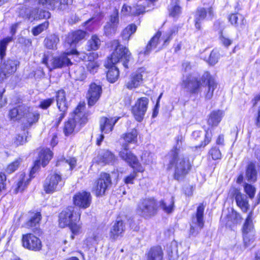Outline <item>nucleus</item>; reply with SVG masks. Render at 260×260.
<instances>
[{"mask_svg": "<svg viewBox=\"0 0 260 260\" xmlns=\"http://www.w3.org/2000/svg\"><path fill=\"white\" fill-rule=\"evenodd\" d=\"M123 102L125 106H129L132 102V95H125L123 99Z\"/></svg>", "mask_w": 260, "mask_h": 260, "instance_id": "61", "label": "nucleus"}, {"mask_svg": "<svg viewBox=\"0 0 260 260\" xmlns=\"http://www.w3.org/2000/svg\"><path fill=\"white\" fill-rule=\"evenodd\" d=\"M66 162L69 165L71 169L76 166V160L75 158L70 157L66 160Z\"/></svg>", "mask_w": 260, "mask_h": 260, "instance_id": "62", "label": "nucleus"}, {"mask_svg": "<svg viewBox=\"0 0 260 260\" xmlns=\"http://www.w3.org/2000/svg\"><path fill=\"white\" fill-rule=\"evenodd\" d=\"M229 20L232 25L239 28H242L246 21L242 15L238 14L230 15L229 17Z\"/></svg>", "mask_w": 260, "mask_h": 260, "instance_id": "36", "label": "nucleus"}, {"mask_svg": "<svg viewBox=\"0 0 260 260\" xmlns=\"http://www.w3.org/2000/svg\"><path fill=\"white\" fill-rule=\"evenodd\" d=\"M137 26L135 24H131L128 25L122 31V36L123 39L128 40L131 35L135 32Z\"/></svg>", "mask_w": 260, "mask_h": 260, "instance_id": "43", "label": "nucleus"}, {"mask_svg": "<svg viewBox=\"0 0 260 260\" xmlns=\"http://www.w3.org/2000/svg\"><path fill=\"white\" fill-rule=\"evenodd\" d=\"M6 176L5 174L0 173V192L5 188Z\"/></svg>", "mask_w": 260, "mask_h": 260, "instance_id": "60", "label": "nucleus"}, {"mask_svg": "<svg viewBox=\"0 0 260 260\" xmlns=\"http://www.w3.org/2000/svg\"><path fill=\"white\" fill-rule=\"evenodd\" d=\"M64 185L61 175L54 173L49 175L44 183V190L47 193H53L60 190Z\"/></svg>", "mask_w": 260, "mask_h": 260, "instance_id": "10", "label": "nucleus"}, {"mask_svg": "<svg viewBox=\"0 0 260 260\" xmlns=\"http://www.w3.org/2000/svg\"><path fill=\"white\" fill-rule=\"evenodd\" d=\"M115 160V155L108 150L100 151L97 156L94 158V161L101 165L112 164Z\"/></svg>", "mask_w": 260, "mask_h": 260, "instance_id": "21", "label": "nucleus"}, {"mask_svg": "<svg viewBox=\"0 0 260 260\" xmlns=\"http://www.w3.org/2000/svg\"><path fill=\"white\" fill-rule=\"evenodd\" d=\"M204 207L203 204L200 205L198 208L196 216L192 217V221L190 224V235L195 236L203 228L204 221L203 214Z\"/></svg>", "mask_w": 260, "mask_h": 260, "instance_id": "13", "label": "nucleus"}, {"mask_svg": "<svg viewBox=\"0 0 260 260\" xmlns=\"http://www.w3.org/2000/svg\"><path fill=\"white\" fill-rule=\"evenodd\" d=\"M80 213L75 211L73 207H69L62 211L59 216V225L61 228L69 225L74 221H79Z\"/></svg>", "mask_w": 260, "mask_h": 260, "instance_id": "11", "label": "nucleus"}, {"mask_svg": "<svg viewBox=\"0 0 260 260\" xmlns=\"http://www.w3.org/2000/svg\"><path fill=\"white\" fill-rule=\"evenodd\" d=\"M137 136L138 133L135 129H132L131 132L125 135L124 137L125 143L122 145L121 150L119 152V156L131 167L135 168L138 171L143 172L144 169L139 163L137 156L129 151L128 144L136 143L137 142Z\"/></svg>", "mask_w": 260, "mask_h": 260, "instance_id": "4", "label": "nucleus"}, {"mask_svg": "<svg viewBox=\"0 0 260 260\" xmlns=\"http://www.w3.org/2000/svg\"><path fill=\"white\" fill-rule=\"evenodd\" d=\"M55 98L57 108L60 112L58 118L59 122L64 117L68 109L65 91L63 89L57 91L56 93Z\"/></svg>", "mask_w": 260, "mask_h": 260, "instance_id": "16", "label": "nucleus"}, {"mask_svg": "<svg viewBox=\"0 0 260 260\" xmlns=\"http://www.w3.org/2000/svg\"><path fill=\"white\" fill-rule=\"evenodd\" d=\"M209 154L211 156L213 160L220 159L221 157V153L218 148L216 147H212L209 151Z\"/></svg>", "mask_w": 260, "mask_h": 260, "instance_id": "48", "label": "nucleus"}, {"mask_svg": "<svg viewBox=\"0 0 260 260\" xmlns=\"http://www.w3.org/2000/svg\"><path fill=\"white\" fill-rule=\"evenodd\" d=\"M42 216L40 212L35 213L31 216L29 220L27 222V226L30 228L37 227L39 225Z\"/></svg>", "mask_w": 260, "mask_h": 260, "instance_id": "42", "label": "nucleus"}, {"mask_svg": "<svg viewBox=\"0 0 260 260\" xmlns=\"http://www.w3.org/2000/svg\"><path fill=\"white\" fill-rule=\"evenodd\" d=\"M150 1L148 0H141L137 2V3L133 6V9L134 10V12L133 11V13H134L135 15H138L141 14H143L146 11V9L147 7H149Z\"/></svg>", "mask_w": 260, "mask_h": 260, "instance_id": "34", "label": "nucleus"}, {"mask_svg": "<svg viewBox=\"0 0 260 260\" xmlns=\"http://www.w3.org/2000/svg\"><path fill=\"white\" fill-rule=\"evenodd\" d=\"M54 102L53 99H48L41 102L40 107L43 109H47Z\"/></svg>", "mask_w": 260, "mask_h": 260, "instance_id": "58", "label": "nucleus"}, {"mask_svg": "<svg viewBox=\"0 0 260 260\" xmlns=\"http://www.w3.org/2000/svg\"><path fill=\"white\" fill-rule=\"evenodd\" d=\"M49 23L48 22H45L38 26L32 29V33L34 35L37 36L41 33L44 29H46L48 26Z\"/></svg>", "mask_w": 260, "mask_h": 260, "instance_id": "50", "label": "nucleus"}, {"mask_svg": "<svg viewBox=\"0 0 260 260\" xmlns=\"http://www.w3.org/2000/svg\"><path fill=\"white\" fill-rule=\"evenodd\" d=\"M27 106L25 105H19L18 107L11 109L9 114L11 120L19 119L24 115V112L27 110Z\"/></svg>", "mask_w": 260, "mask_h": 260, "instance_id": "32", "label": "nucleus"}, {"mask_svg": "<svg viewBox=\"0 0 260 260\" xmlns=\"http://www.w3.org/2000/svg\"><path fill=\"white\" fill-rule=\"evenodd\" d=\"M91 53H89L88 56V59L89 60V62L87 63V70L92 74H94V73H96L99 68V64L96 61H91ZM92 54L93 56H96V54H95L93 53H92Z\"/></svg>", "mask_w": 260, "mask_h": 260, "instance_id": "41", "label": "nucleus"}, {"mask_svg": "<svg viewBox=\"0 0 260 260\" xmlns=\"http://www.w3.org/2000/svg\"><path fill=\"white\" fill-rule=\"evenodd\" d=\"M86 36V32L78 30L68 34L66 39V43L71 46H75L80 41L83 40Z\"/></svg>", "mask_w": 260, "mask_h": 260, "instance_id": "27", "label": "nucleus"}, {"mask_svg": "<svg viewBox=\"0 0 260 260\" xmlns=\"http://www.w3.org/2000/svg\"><path fill=\"white\" fill-rule=\"evenodd\" d=\"M257 178V170L256 162H249L245 167V179L249 183H254Z\"/></svg>", "mask_w": 260, "mask_h": 260, "instance_id": "23", "label": "nucleus"}, {"mask_svg": "<svg viewBox=\"0 0 260 260\" xmlns=\"http://www.w3.org/2000/svg\"><path fill=\"white\" fill-rule=\"evenodd\" d=\"M108 23L112 24L114 26H118L119 23L118 12L117 10L111 15L110 21Z\"/></svg>", "mask_w": 260, "mask_h": 260, "instance_id": "54", "label": "nucleus"}, {"mask_svg": "<svg viewBox=\"0 0 260 260\" xmlns=\"http://www.w3.org/2000/svg\"><path fill=\"white\" fill-rule=\"evenodd\" d=\"M157 210L156 201L152 198L141 200L137 207V213L142 217L147 218L154 215Z\"/></svg>", "mask_w": 260, "mask_h": 260, "instance_id": "9", "label": "nucleus"}, {"mask_svg": "<svg viewBox=\"0 0 260 260\" xmlns=\"http://www.w3.org/2000/svg\"><path fill=\"white\" fill-rule=\"evenodd\" d=\"M224 113L222 111H214L209 115L208 123L212 126H217L221 120Z\"/></svg>", "mask_w": 260, "mask_h": 260, "instance_id": "33", "label": "nucleus"}, {"mask_svg": "<svg viewBox=\"0 0 260 260\" xmlns=\"http://www.w3.org/2000/svg\"><path fill=\"white\" fill-rule=\"evenodd\" d=\"M101 45V41L96 35H93L89 39L87 44V49L89 51L91 50H97Z\"/></svg>", "mask_w": 260, "mask_h": 260, "instance_id": "39", "label": "nucleus"}, {"mask_svg": "<svg viewBox=\"0 0 260 260\" xmlns=\"http://www.w3.org/2000/svg\"><path fill=\"white\" fill-rule=\"evenodd\" d=\"M202 135V133L200 131H194L192 134V137L194 140H198Z\"/></svg>", "mask_w": 260, "mask_h": 260, "instance_id": "64", "label": "nucleus"}, {"mask_svg": "<svg viewBox=\"0 0 260 260\" xmlns=\"http://www.w3.org/2000/svg\"><path fill=\"white\" fill-rule=\"evenodd\" d=\"M111 185V180L109 174L102 173L96 182L94 192L96 196H101L105 194L106 190Z\"/></svg>", "mask_w": 260, "mask_h": 260, "instance_id": "15", "label": "nucleus"}, {"mask_svg": "<svg viewBox=\"0 0 260 260\" xmlns=\"http://www.w3.org/2000/svg\"><path fill=\"white\" fill-rule=\"evenodd\" d=\"M117 28L116 26L107 23L104 27L105 33L107 36L114 34L116 31Z\"/></svg>", "mask_w": 260, "mask_h": 260, "instance_id": "53", "label": "nucleus"}, {"mask_svg": "<svg viewBox=\"0 0 260 260\" xmlns=\"http://www.w3.org/2000/svg\"><path fill=\"white\" fill-rule=\"evenodd\" d=\"M73 200L75 205L81 208L86 209L91 204V196L88 192H79L74 195Z\"/></svg>", "mask_w": 260, "mask_h": 260, "instance_id": "19", "label": "nucleus"}, {"mask_svg": "<svg viewBox=\"0 0 260 260\" xmlns=\"http://www.w3.org/2000/svg\"><path fill=\"white\" fill-rule=\"evenodd\" d=\"M214 15L212 7L208 8H199L197 9L194 15L196 28L200 30L201 28V23L207 16L208 18L212 19Z\"/></svg>", "mask_w": 260, "mask_h": 260, "instance_id": "17", "label": "nucleus"}, {"mask_svg": "<svg viewBox=\"0 0 260 260\" xmlns=\"http://www.w3.org/2000/svg\"><path fill=\"white\" fill-rule=\"evenodd\" d=\"M133 11L134 12L133 7L124 4L122 6L121 12L125 15H135L134 13H133Z\"/></svg>", "mask_w": 260, "mask_h": 260, "instance_id": "55", "label": "nucleus"}, {"mask_svg": "<svg viewBox=\"0 0 260 260\" xmlns=\"http://www.w3.org/2000/svg\"><path fill=\"white\" fill-rule=\"evenodd\" d=\"M29 179L26 178L25 175L21 173L20 175L19 180L17 183V186L15 189V192L17 193L19 191H23L26 185L28 184Z\"/></svg>", "mask_w": 260, "mask_h": 260, "instance_id": "40", "label": "nucleus"}, {"mask_svg": "<svg viewBox=\"0 0 260 260\" xmlns=\"http://www.w3.org/2000/svg\"><path fill=\"white\" fill-rule=\"evenodd\" d=\"M52 157V153L50 149L48 148L42 149L39 152L38 159L35 162L34 166L30 171V175H32L37 171L40 165L43 167L46 166Z\"/></svg>", "mask_w": 260, "mask_h": 260, "instance_id": "18", "label": "nucleus"}, {"mask_svg": "<svg viewBox=\"0 0 260 260\" xmlns=\"http://www.w3.org/2000/svg\"><path fill=\"white\" fill-rule=\"evenodd\" d=\"M17 63L15 60H8L2 64L0 68V76L7 77L16 71Z\"/></svg>", "mask_w": 260, "mask_h": 260, "instance_id": "28", "label": "nucleus"}, {"mask_svg": "<svg viewBox=\"0 0 260 260\" xmlns=\"http://www.w3.org/2000/svg\"><path fill=\"white\" fill-rule=\"evenodd\" d=\"M102 93V88L100 85L95 83H91L87 94L88 105H94L100 99Z\"/></svg>", "mask_w": 260, "mask_h": 260, "instance_id": "20", "label": "nucleus"}, {"mask_svg": "<svg viewBox=\"0 0 260 260\" xmlns=\"http://www.w3.org/2000/svg\"><path fill=\"white\" fill-rule=\"evenodd\" d=\"M169 10L170 15L174 17H177L181 12V8L176 2V0L174 2L173 1Z\"/></svg>", "mask_w": 260, "mask_h": 260, "instance_id": "44", "label": "nucleus"}, {"mask_svg": "<svg viewBox=\"0 0 260 260\" xmlns=\"http://www.w3.org/2000/svg\"><path fill=\"white\" fill-rule=\"evenodd\" d=\"M252 230V213H250L247 216L243 228V240L246 246L248 245V242L250 241L248 240V234L249 233H251Z\"/></svg>", "mask_w": 260, "mask_h": 260, "instance_id": "30", "label": "nucleus"}, {"mask_svg": "<svg viewBox=\"0 0 260 260\" xmlns=\"http://www.w3.org/2000/svg\"><path fill=\"white\" fill-rule=\"evenodd\" d=\"M184 138L182 135L176 137V146L170 151L168 169H173L174 171V178L177 180L182 179L190 171L191 164L187 157L180 153V148Z\"/></svg>", "mask_w": 260, "mask_h": 260, "instance_id": "1", "label": "nucleus"}, {"mask_svg": "<svg viewBox=\"0 0 260 260\" xmlns=\"http://www.w3.org/2000/svg\"><path fill=\"white\" fill-rule=\"evenodd\" d=\"M85 105L80 104L73 112V117L64 124L63 132L66 136H69L80 129L81 125L87 121V116L84 112Z\"/></svg>", "mask_w": 260, "mask_h": 260, "instance_id": "5", "label": "nucleus"}, {"mask_svg": "<svg viewBox=\"0 0 260 260\" xmlns=\"http://www.w3.org/2000/svg\"><path fill=\"white\" fill-rule=\"evenodd\" d=\"M22 243L25 248L35 251L40 250L42 247L41 240L32 234L23 235Z\"/></svg>", "mask_w": 260, "mask_h": 260, "instance_id": "14", "label": "nucleus"}, {"mask_svg": "<svg viewBox=\"0 0 260 260\" xmlns=\"http://www.w3.org/2000/svg\"><path fill=\"white\" fill-rule=\"evenodd\" d=\"M72 0H26L25 6L29 8L26 10L25 16L29 19H47L50 17L48 11L40 10L37 5H42L47 8L59 7L61 5H69L72 3Z\"/></svg>", "mask_w": 260, "mask_h": 260, "instance_id": "3", "label": "nucleus"}, {"mask_svg": "<svg viewBox=\"0 0 260 260\" xmlns=\"http://www.w3.org/2000/svg\"><path fill=\"white\" fill-rule=\"evenodd\" d=\"M125 230V225L122 220H117L111 229L109 236L111 239L115 240L121 236Z\"/></svg>", "mask_w": 260, "mask_h": 260, "instance_id": "29", "label": "nucleus"}, {"mask_svg": "<svg viewBox=\"0 0 260 260\" xmlns=\"http://www.w3.org/2000/svg\"><path fill=\"white\" fill-rule=\"evenodd\" d=\"M71 54H77V51L76 50H73L71 52H64L58 56L53 57L50 61V65L48 64L46 57L43 58V62L46 64L50 70L66 67L72 64L70 59L68 57V55Z\"/></svg>", "mask_w": 260, "mask_h": 260, "instance_id": "8", "label": "nucleus"}, {"mask_svg": "<svg viewBox=\"0 0 260 260\" xmlns=\"http://www.w3.org/2000/svg\"><path fill=\"white\" fill-rule=\"evenodd\" d=\"M175 32L174 29H171L164 34L161 39H160L161 32L158 31L155 35L150 40L146 46L145 51V54H148L153 49L158 48V50L161 49L164 46L166 45L171 39V36Z\"/></svg>", "mask_w": 260, "mask_h": 260, "instance_id": "7", "label": "nucleus"}, {"mask_svg": "<svg viewBox=\"0 0 260 260\" xmlns=\"http://www.w3.org/2000/svg\"><path fill=\"white\" fill-rule=\"evenodd\" d=\"M237 205L244 212L247 211L248 203L247 197L240 192H237L235 197Z\"/></svg>", "mask_w": 260, "mask_h": 260, "instance_id": "35", "label": "nucleus"}, {"mask_svg": "<svg viewBox=\"0 0 260 260\" xmlns=\"http://www.w3.org/2000/svg\"><path fill=\"white\" fill-rule=\"evenodd\" d=\"M149 100L146 97L138 99L132 107V113L136 119L139 122L143 120L148 108Z\"/></svg>", "mask_w": 260, "mask_h": 260, "instance_id": "12", "label": "nucleus"}, {"mask_svg": "<svg viewBox=\"0 0 260 260\" xmlns=\"http://www.w3.org/2000/svg\"><path fill=\"white\" fill-rule=\"evenodd\" d=\"M219 40L220 43L226 47L231 45L233 42L232 40L230 39L227 35H224L222 33L220 35Z\"/></svg>", "mask_w": 260, "mask_h": 260, "instance_id": "51", "label": "nucleus"}, {"mask_svg": "<svg viewBox=\"0 0 260 260\" xmlns=\"http://www.w3.org/2000/svg\"><path fill=\"white\" fill-rule=\"evenodd\" d=\"M12 40V37H7L0 42V56L2 59L6 55V50L8 44Z\"/></svg>", "mask_w": 260, "mask_h": 260, "instance_id": "45", "label": "nucleus"}, {"mask_svg": "<svg viewBox=\"0 0 260 260\" xmlns=\"http://www.w3.org/2000/svg\"><path fill=\"white\" fill-rule=\"evenodd\" d=\"M59 41V38L57 36L52 35L45 39L44 44L46 48L53 50L57 48V45Z\"/></svg>", "mask_w": 260, "mask_h": 260, "instance_id": "38", "label": "nucleus"}, {"mask_svg": "<svg viewBox=\"0 0 260 260\" xmlns=\"http://www.w3.org/2000/svg\"><path fill=\"white\" fill-rule=\"evenodd\" d=\"M244 190L245 192L249 196V198H252L254 197L255 189L252 185L246 183L244 186Z\"/></svg>", "mask_w": 260, "mask_h": 260, "instance_id": "52", "label": "nucleus"}, {"mask_svg": "<svg viewBox=\"0 0 260 260\" xmlns=\"http://www.w3.org/2000/svg\"><path fill=\"white\" fill-rule=\"evenodd\" d=\"M132 167L135 170L133 171V173H132L129 175L126 176L124 179V182L126 184H133L134 180L137 176V172H140L139 171H138L135 168H134L133 167Z\"/></svg>", "mask_w": 260, "mask_h": 260, "instance_id": "49", "label": "nucleus"}, {"mask_svg": "<svg viewBox=\"0 0 260 260\" xmlns=\"http://www.w3.org/2000/svg\"><path fill=\"white\" fill-rule=\"evenodd\" d=\"M69 226L73 234L71 236L72 240L74 238V235H79L82 233V226L81 224L77 223L76 221H74Z\"/></svg>", "mask_w": 260, "mask_h": 260, "instance_id": "47", "label": "nucleus"}, {"mask_svg": "<svg viewBox=\"0 0 260 260\" xmlns=\"http://www.w3.org/2000/svg\"><path fill=\"white\" fill-rule=\"evenodd\" d=\"M208 74H205L199 80L191 75L183 76L181 86L188 89L192 93H198L202 91V87Z\"/></svg>", "mask_w": 260, "mask_h": 260, "instance_id": "6", "label": "nucleus"}, {"mask_svg": "<svg viewBox=\"0 0 260 260\" xmlns=\"http://www.w3.org/2000/svg\"><path fill=\"white\" fill-rule=\"evenodd\" d=\"M26 138L20 135H17L14 139V144L18 146L23 145L26 142Z\"/></svg>", "mask_w": 260, "mask_h": 260, "instance_id": "59", "label": "nucleus"}, {"mask_svg": "<svg viewBox=\"0 0 260 260\" xmlns=\"http://www.w3.org/2000/svg\"><path fill=\"white\" fill-rule=\"evenodd\" d=\"M143 82V75L139 72L132 74L127 81L125 83V86L128 89L132 90L139 87Z\"/></svg>", "mask_w": 260, "mask_h": 260, "instance_id": "24", "label": "nucleus"}, {"mask_svg": "<svg viewBox=\"0 0 260 260\" xmlns=\"http://www.w3.org/2000/svg\"><path fill=\"white\" fill-rule=\"evenodd\" d=\"M118 118H107L103 117L100 121V130L102 133L107 134L113 130L115 124L117 121Z\"/></svg>", "mask_w": 260, "mask_h": 260, "instance_id": "26", "label": "nucleus"}, {"mask_svg": "<svg viewBox=\"0 0 260 260\" xmlns=\"http://www.w3.org/2000/svg\"><path fill=\"white\" fill-rule=\"evenodd\" d=\"M218 53L215 51H212L209 58V62L211 65H214L218 61Z\"/></svg>", "mask_w": 260, "mask_h": 260, "instance_id": "56", "label": "nucleus"}, {"mask_svg": "<svg viewBox=\"0 0 260 260\" xmlns=\"http://www.w3.org/2000/svg\"><path fill=\"white\" fill-rule=\"evenodd\" d=\"M160 207L163 211L167 213L172 212L174 207V197H171L170 199L161 201L160 202Z\"/></svg>", "mask_w": 260, "mask_h": 260, "instance_id": "37", "label": "nucleus"}, {"mask_svg": "<svg viewBox=\"0 0 260 260\" xmlns=\"http://www.w3.org/2000/svg\"><path fill=\"white\" fill-rule=\"evenodd\" d=\"M19 24H20V23H16L12 25V26L11 27V33L12 34V35H14L15 34Z\"/></svg>", "mask_w": 260, "mask_h": 260, "instance_id": "63", "label": "nucleus"}, {"mask_svg": "<svg viewBox=\"0 0 260 260\" xmlns=\"http://www.w3.org/2000/svg\"><path fill=\"white\" fill-rule=\"evenodd\" d=\"M164 253L160 246L151 248L146 253L147 260H162Z\"/></svg>", "mask_w": 260, "mask_h": 260, "instance_id": "31", "label": "nucleus"}, {"mask_svg": "<svg viewBox=\"0 0 260 260\" xmlns=\"http://www.w3.org/2000/svg\"><path fill=\"white\" fill-rule=\"evenodd\" d=\"M27 110L24 112L23 117L24 118V124L26 128L30 127L33 124L38 122L40 118V114L36 111L27 106Z\"/></svg>", "mask_w": 260, "mask_h": 260, "instance_id": "22", "label": "nucleus"}, {"mask_svg": "<svg viewBox=\"0 0 260 260\" xmlns=\"http://www.w3.org/2000/svg\"><path fill=\"white\" fill-rule=\"evenodd\" d=\"M204 87H202V91L204 92L206 99L210 100L213 96V92L216 88L217 84L210 76L208 75Z\"/></svg>", "mask_w": 260, "mask_h": 260, "instance_id": "25", "label": "nucleus"}, {"mask_svg": "<svg viewBox=\"0 0 260 260\" xmlns=\"http://www.w3.org/2000/svg\"><path fill=\"white\" fill-rule=\"evenodd\" d=\"M113 46L116 48L112 53L111 58H109L106 66L109 68L107 77L108 80L111 83L115 82L119 77L118 69L114 65L119 61H121L124 67L127 68V63L131 58V53L126 47L119 45L117 40H114L112 43Z\"/></svg>", "mask_w": 260, "mask_h": 260, "instance_id": "2", "label": "nucleus"}, {"mask_svg": "<svg viewBox=\"0 0 260 260\" xmlns=\"http://www.w3.org/2000/svg\"><path fill=\"white\" fill-rule=\"evenodd\" d=\"M22 162V159L20 158L15 159L14 161L10 164L6 169V173L11 174L15 171L18 168L20 164Z\"/></svg>", "mask_w": 260, "mask_h": 260, "instance_id": "46", "label": "nucleus"}, {"mask_svg": "<svg viewBox=\"0 0 260 260\" xmlns=\"http://www.w3.org/2000/svg\"><path fill=\"white\" fill-rule=\"evenodd\" d=\"M211 137H212L211 132V131L209 132V130L208 129L206 132L204 141L203 142H202V143L200 145L198 146L197 147H201L202 146L204 147L206 145H207L210 142V141L211 140Z\"/></svg>", "mask_w": 260, "mask_h": 260, "instance_id": "57", "label": "nucleus"}]
</instances>
